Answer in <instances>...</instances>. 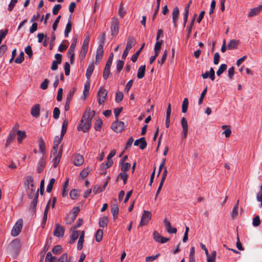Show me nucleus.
Listing matches in <instances>:
<instances>
[{
    "instance_id": "f257e3e1",
    "label": "nucleus",
    "mask_w": 262,
    "mask_h": 262,
    "mask_svg": "<svg viewBox=\"0 0 262 262\" xmlns=\"http://www.w3.org/2000/svg\"><path fill=\"white\" fill-rule=\"evenodd\" d=\"M94 115V111H91L90 110L86 111L78 125V130H82L84 133L87 132L91 127L92 120Z\"/></svg>"
},
{
    "instance_id": "f03ea898",
    "label": "nucleus",
    "mask_w": 262,
    "mask_h": 262,
    "mask_svg": "<svg viewBox=\"0 0 262 262\" xmlns=\"http://www.w3.org/2000/svg\"><path fill=\"white\" fill-rule=\"evenodd\" d=\"M107 91L101 87L97 92V100L99 105L104 103L107 98Z\"/></svg>"
},
{
    "instance_id": "7ed1b4c3",
    "label": "nucleus",
    "mask_w": 262,
    "mask_h": 262,
    "mask_svg": "<svg viewBox=\"0 0 262 262\" xmlns=\"http://www.w3.org/2000/svg\"><path fill=\"white\" fill-rule=\"evenodd\" d=\"M23 222L22 219H19L17 220L12 229V236L15 237L19 234L23 227Z\"/></svg>"
},
{
    "instance_id": "20e7f679",
    "label": "nucleus",
    "mask_w": 262,
    "mask_h": 262,
    "mask_svg": "<svg viewBox=\"0 0 262 262\" xmlns=\"http://www.w3.org/2000/svg\"><path fill=\"white\" fill-rule=\"evenodd\" d=\"M151 218V213L150 211L144 210L142 215L139 225L142 226L146 225Z\"/></svg>"
},
{
    "instance_id": "39448f33",
    "label": "nucleus",
    "mask_w": 262,
    "mask_h": 262,
    "mask_svg": "<svg viewBox=\"0 0 262 262\" xmlns=\"http://www.w3.org/2000/svg\"><path fill=\"white\" fill-rule=\"evenodd\" d=\"M124 127V123L123 121H118L117 119L112 124V128L116 133H120Z\"/></svg>"
},
{
    "instance_id": "423d86ee",
    "label": "nucleus",
    "mask_w": 262,
    "mask_h": 262,
    "mask_svg": "<svg viewBox=\"0 0 262 262\" xmlns=\"http://www.w3.org/2000/svg\"><path fill=\"white\" fill-rule=\"evenodd\" d=\"M119 22L118 18L114 17L112 18L111 24V31L112 35L114 36L118 34L119 31Z\"/></svg>"
},
{
    "instance_id": "0eeeda50",
    "label": "nucleus",
    "mask_w": 262,
    "mask_h": 262,
    "mask_svg": "<svg viewBox=\"0 0 262 262\" xmlns=\"http://www.w3.org/2000/svg\"><path fill=\"white\" fill-rule=\"evenodd\" d=\"M20 242L17 239H14L8 246V249L10 251L15 252L20 248Z\"/></svg>"
},
{
    "instance_id": "6e6552de",
    "label": "nucleus",
    "mask_w": 262,
    "mask_h": 262,
    "mask_svg": "<svg viewBox=\"0 0 262 262\" xmlns=\"http://www.w3.org/2000/svg\"><path fill=\"white\" fill-rule=\"evenodd\" d=\"M64 228L60 226L59 224H55V229L54 230V235L56 237H61L64 235Z\"/></svg>"
},
{
    "instance_id": "1a4fd4ad",
    "label": "nucleus",
    "mask_w": 262,
    "mask_h": 262,
    "mask_svg": "<svg viewBox=\"0 0 262 262\" xmlns=\"http://www.w3.org/2000/svg\"><path fill=\"white\" fill-rule=\"evenodd\" d=\"M46 165V160L44 155L40 158L37 165L36 169L38 173H41Z\"/></svg>"
},
{
    "instance_id": "9d476101",
    "label": "nucleus",
    "mask_w": 262,
    "mask_h": 262,
    "mask_svg": "<svg viewBox=\"0 0 262 262\" xmlns=\"http://www.w3.org/2000/svg\"><path fill=\"white\" fill-rule=\"evenodd\" d=\"M84 162L83 156L80 154H76L73 157V163L77 166L81 165Z\"/></svg>"
},
{
    "instance_id": "9b49d317",
    "label": "nucleus",
    "mask_w": 262,
    "mask_h": 262,
    "mask_svg": "<svg viewBox=\"0 0 262 262\" xmlns=\"http://www.w3.org/2000/svg\"><path fill=\"white\" fill-rule=\"evenodd\" d=\"M103 55V47L102 45H99L96 55V63H99L102 59Z\"/></svg>"
},
{
    "instance_id": "f8f14e48",
    "label": "nucleus",
    "mask_w": 262,
    "mask_h": 262,
    "mask_svg": "<svg viewBox=\"0 0 262 262\" xmlns=\"http://www.w3.org/2000/svg\"><path fill=\"white\" fill-rule=\"evenodd\" d=\"M164 226L169 233H176L177 232V229L172 227L169 221L165 219L164 221Z\"/></svg>"
},
{
    "instance_id": "ddd939ff",
    "label": "nucleus",
    "mask_w": 262,
    "mask_h": 262,
    "mask_svg": "<svg viewBox=\"0 0 262 262\" xmlns=\"http://www.w3.org/2000/svg\"><path fill=\"white\" fill-rule=\"evenodd\" d=\"M172 21L174 27H177V21L179 19V8L176 7L174 8L172 12Z\"/></svg>"
},
{
    "instance_id": "4468645a",
    "label": "nucleus",
    "mask_w": 262,
    "mask_h": 262,
    "mask_svg": "<svg viewBox=\"0 0 262 262\" xmlns=\"http://www.w3.org/2000/svg\"><path fill=\"white\" fill-rule=\"evenodd\" d=\"M262 10V4L257 7L251 9L248 14V17H251L257 15Z\"/></svg>"
},
{
    "instance_id": "2eb2a0df",
    "label": "nucleus",
    "mask_w": 262,
    "mask_h": 262,
    "mask_svg": "<svg viewBox=\"0 0 262 262\" xmlns=\"http://www.w3.org/2000/svg\"><path fill=\"white\" fill-rule=\"evenodd\" d=\"M215 73L212 68H211L209 71H207L202 74V76L204 79H207L209 77L211 80H214L215 78Z\"/></svg>"
},
{
    "instance_id": "dca6fc26",
    "label": "nucleus",
    "mask_w": 262,
    "mask_h": 262,
    "mask_svg": "<svg viewBox=\"0 0 262 262\" xmlns=\"http://www.w3.org/2000/svg\"><path fill=\"white\" fill-rule=\"evenodd\" d=\"M62 147H61L58 152L57 155L53 159V161L54 162L53 166L54 167H56L58 164H59L61 155H62Z\"/></svg>"
},
{
    "instance_id": "f3484780",
    "label": "nucleus",
    "mask_w": 262,
    "mask_h": 262,
    "mask_svg": "<svg viewBox=\"0 0 262 262\" xmlns=\"http://www.w3.org/2000/svg\"><path fill=\"white\" fill-rule=\"evenodd\" d=\"M15 137V132L14 130H11L9 134L8 138L5 143V146L8 147L14 139Z\"/></svg>"
},
{
    "instance_id": "a211bd4d",
    "label": "nucleus",
    "mask_w": 262,
    "mask_h": 262,
    "mask_svg": "<svg viewBox=\"0 0 262 262\" xmlns=\"http://www.w3.org/2000/svg\"><path fill=\"white\" fill-rule=\"evenodd\" d=\"M136 43V40L134 37L129 36L127 38V43L125 47V49L130 50V49L135 46Z\"/></svg>"
},
{
    "instance_id": "6ab92c4d",
    "label": "nucleus",
    "mask_w": 262,
    "mask_h": 262,
    "mask_svg": "<svg viewBox=\"0 0 262 262\" xmlns=\"http://www.w3.org/2000/svg\"><path fill=\"white\" fill-rule=\"evenodd\" d=\"M31 115L34 117H38L39 116V105L36 104L32 107L31 111Z\"/></svg>"
},
{
    "instance_id": "aec40b11",
    "label": "nucleus",
    "mask_w": 262,
    "mask_h": 262,
    "mask_svg": "<svg viewBox=\"0 0 262 262\" xmlns=\"http://www.w3.org/2000/svg\"><path fill=\"white\" fill-rule=\"evenodd\" d=\"M108 222V219L107 216H102L100 218L99 225L100 227L104 228L107 226Z\"/></svg>"
},
{
    "instance_id": "412c9836",
    "label": "nucleus",
    "mask_w": 262,
    "mask_h": 262,
    "mask_svg": "<svg viewBox=\"0 0 262 262\" xmlns=\"http://www.w3.org/2000/svg\"><path fill=\"white\" fill-rule=\"evenodd\" d=\"M94 68H95V66H94V64L93 63H91L89 66V67L86 70V74H85V76L88 79H89L91 77V76L93 72V71L94 70Z\"/></svg>"
},
{
    "instance_id": "4be33fe9",
    "label": "nucleus",
    "mask_w": 262,
    "mask_h": 262,
    "mask_svg": "<svg viewBox=\"0 0 262 262\" xmlns=\"http://www.w3.org/2000/svg\"><path fill=\"white\" fill-rule=\"evenodd\" d=\"M145 71V66H141L138 70L137 77L139 79H141L144 76Z\"/></svg>"
},
{
    "instance_id": "5701e85b",
    "label": "nucleus",
    "mask_w": 262,
    "mask_h": 262,
    "mask_svg": "<svg viewBox=\"0 0 262 262\" xmlns=\"http://www.w3.org/2000/svg\"><path fill=\"white\" fill-rule=\"evenodd\" d=\"M190 4V2L189 4H188L185 7L184 13V27H185L187 21Z\"/></svg>"
},
{
    "instance_id": "b1692460",
    "label": "nucleus",
    "mask_w": 262,
    "mask_h": 262,
    "mask_svg": "<svg viewBox=\"0 0 262 262\" xmlns=\"http://www.w3.org/2000/svg\"><path fill=\"white\" fill-rule=\"evenodd\" d=\"M73 95V92H70L68 96H67V97L66 104L64 106V110L66 111H68L70 108V102L71 100V98H72Z\"/></svg>"
},
{
    "instance_id": "393cba45",
    "label": "nucleus",
    "mask_w": 262,
    "mask_h": 262,
    "mask_svg": "<svg viewBox=\"0 0 262 262\" xmlns=\"http://www.w3.org/2000/svg\"><path fill=\"white\" fill-rule=\"evenodd\" d=\"M239 41L235 39H232L230 41V42L227 45V48L228 50L234 49L236 48L237 45L238 44Z\"/></svg>"
},
{
    "instance_id": "a878e982",
    "label": "nucleus",
    "mask_w": 262,
    "mask_h": 262,
    "mask_svg": "<svg viewBox=\"0 0 262 262\" xmlns=\"http://www.w3.org/2000/svg\"><path fill=\"white\" fill-rule=\"evenodd\" d=\"M90 41V35L88 34L85 36V38L83 41L81 49L88 50L89 44Z\"/></svg>"
},
{
    "instance_id": "bb28decb",
    "label": "nucleus",
    "mask_w": 262,
    "mask_h": 262,
    "mask_svg": "<svg viewBox=\"0 0 262 262\" xmlns=\"http://www.w3.org/2000/svg\"><path fill=\"white\" fill-rule=\"evenodd\" d=\"M72 30V24L71 22L70 18L69 19L68 23H67L66 29L64 30V36L68 37L69 36V33Z\"/></svg>"
},
{
    "instance_id": "cd10ccee",
    "label": "nucleus",
    "mask_w": 262,
    "mask_h": 262,
    "mask_svg": "<svg viewBox=\"0 0 262 262\" xmlns=\"http://www.w3.org/2000/svg\"><path fill=\"white\" fill-rule=\"evenodd\" d=\"M68 121L67 120H64L62 123L60 139H62L63 136L66 134L68 127Z\"/></svg>"
},
{
    "instance_id": "c85d7f7f",
    "label": "nucleus",
    "mask_w": 262,
    "mask_h": 262,
    "mask_svg": "<svg viewBox=\"0 0 262 262\" xmlns=\"http://www.w3.org/2000/svg\"><path fill=\"white\" fill-rule=\"evenodd\" d=\"M111 212L114 218H116L119 212V208L118 205L116 204H113L111 206Z\"/></svg>"
},
{
    "instance_id": "c756f323",
    "label": "nucleus",
    "mask_w": 262,
    "mask_h": 262,
    "mask_svg": "<svg viewBox=\"0 0 262 262\" xmlns=\"http://www.w3.org/2000/svg\"><path fill=\"white\" fill-rule=\"evenodd\" d=\"M144 45H145V44L143 43L142 45V46L141 47V48H140V49L138 51H137L134 55H132V56L131 57V60L133 62H135L137 61V58L141 52V51L144 48Z\"/></svg>"
},
{
    "instance_id": "7c9ffc66",
    "label": "nucleus",
    "mask_w": 262,
    "mask_h": 262,
    "mask_svg": "<svg viewBox=\"0 0 262 262\" xmlns=\"http://www.w3.org/2000/svg\"><path fill=\"white\" fill-rule=\"evenodd\" d=\"M17 140L19 143H20L22 140L26 137V133L21 130L17 131Z\"/></svg>"
},
{
    "instance_id": "2f4dec72",
    "label": "nucleus",
    "mask_w": 262,
    "mask_h": 262,
    "mask_svg": "<svg viewBox=\"0 0 262 262\" xmlns=\"http://www.w3.org/2000/svg\"><path fill=\"white\" fill-rule=\"evenodd\" d=\"M33 195H34V198H33V200L32 201L30 206L31 207H32L33 209H35L37 203L38 196V191L36 192V193H33Z\"/></svg>"
},
{
    "instance_id": "473e14b6",
    "label": "nucleus",
    "mask_w": 262,
    "mask_h": 262,
    "mask_svg": "<svg viewBox=\"0 0 262 262\" xmlns=\"http://www.w3.org/2000/svg\"><path fill=\"white\" fill-rule=\"evenodd\" d=\"M195 15H194V16L193 18V19L191 20V23H190L189 26H188L187 28V38H189V37H190V35L191 34L192 28V27L193 26V24H194V20H195Z\"/></svg>"
},
{
    "instance_id": "72a5a7b5",
    "label": "nucleus",
    "mask_w": 262,
    "mask_h": 262,
    "mask_svg": "<svg viewBox=\"0 0 262 262\" xmlns=\"http://www.w3.org/2000/svg\"><path fill=\"white\" fill-rule=\"evenodd\" d=\"M90 170L88 168L83 169L80 173L79 178L83 179L87 177L90 173Z\"/></svg>"
},
{
    "instance_id": "f704fd0d",
    "label": "nucleus",
    "mask_w": 262,
    "mask_h": 262,
    "mask_svg": "<svg viewBox=\"0 0 262 262\" xmlns=\"http://www.w3.org/2000/svg\"><path fill=\"white\" fill-rule=\"evenodd\" d=\"M103 231L101 229H98L95 234L96 241L97 242H100L102 238Z\"/></svg>"
},
{
    "instance_id": "c9c22d12",
    "label": "nucleus",
    "mask_w": 262,
    "mask_h": 262,
    "mask_svg": "<svg viewBox=\"0 0 262 262\" xmlns=\"http://www.w3.org/2000/svg\"><path fill=\"white\" fill-rule=\"evenodd\" d=\"M121 164H122L121 168V172H126L130 167V164L129 163H123V161H122Z\"/></svg>"
},
{
    "instance_id": "e433bc0d",
    "label": "nucleus",
    "mask_w": 262,
    "mask_h": 262,
    "mask_svg": "<svg viewBox=\"0 0 262 262\" xmlns=\"http://www.w3.org/2000/svg\"><path fill=\"white\" fill-rule=\"evenodd\" d=\"M119 178H120L123 180V184H125L127 180L128 175L126 172H120L119 174L117 181H118Z\"/></svg>"
},
{
    "instance_id": "4c0bfd02",
    "label": "nucleus",
    "mask_w": 262,
    "mask_h": 262,
    "mask_svg": "<svg viewBox=\"0 0 262 262\" xmlns=\"http://www.w3.org/2000/svg\"><path fill=\"white\" fill-rule=\"evenodd\" d=\"M227 68V66L226 64H222L216 72L217 75L220 76L225 71H226Z\"/></svg>"
},
{
    "instance_id": "58836bf2",
    "label": "nucleus",
    "mask_w": 262,
    "mask_h": 262,
    "mask_svg": "<svg viewBox=\"0 0 262 262\" xmlns=\"http://www.w3.org/2000/svg\"><path fill=\"white\" fill-rule=\"evenodd\" d=\"M79 236V231H73L72 233V234L71 236V239L70 241V244L73 243L78 237Z\"/></svg>"
},
{
    "instance_id": "ea45409f",
    "label": "nucleus",
    "mask_w": 262,
    "mask_h": 262,
    "mask_svg": "<svg viewBox=\"0 0 262 262\" xmlns=\"http://www.w3.org/2000/svg\"><path fill=\"white\" fill-rule=\"evenodd\" d=\"M39 150L40 152L42 154V155H44V152L46 148V145L45 143L42 138H40L39 139Z\"/></svg>"
},
{
    "instance_id": "a19ab883",
    "label": "nucleus",
    "mask_w": 262,
    "mask_h": 262,
    "mask_svg": "<svg viewBox=\"0 0 262 262\" xmlns=\"http://www.w3.org/2000/svg\"><path fill=\"white\" fill-rule=\"evenodd\" d=\"M216 255V251H213L211 253V254L207 257V262H215Z\"/></svg>"
},
{
    "instance_id": "79ce46f5",
    "label": "nucleus",
    "mask_w": 262,
    "mask_h": 262,
    "mask_svg": "<svg viewBox=\"0 0 262 262\" xmlns=\"http://www.w3.org/2000/svg\"><path fill=\"white\" fill-rule=\"evenodd\" d=\"M188 100L187 98H185L182 103V112L184 113H186L187 111L188 108Z\"/></svg>"
},
{
    "instance_id": "37998d69",
    "label": "nucleus",
    "mask_w": 262,
    "mask_h": 262,
    "mask_svg": "<svg viewBox=\"0 0 262 262\" xmlns=\"http://www.w3.org/2000/svg\"><path fill=\"white\" fill-rule=\"evenodd\" d=\"M70 196L71 198L73 200L76 199L79 196V193H78V190L76 189H72L70 191Z\"/></svg>"
},
{
    "instance_id": "c03bdc74",
    "label": "nucleus",
    "mask_w": 262,
    "mask_h": 262,
    "mask_svg": "<svg viewBox=\"0 0 262 262\" xmlns=\"http://www.w3.org/2000/svg\"><path fill=\"white\" fill-rule=\"evenodd\" d=\"M33 178L31 176H28L26 178L25 185L28 189H30V185L33 183Z\"/></svg>"
},
{
    "instance_id": "a18cd8bd",
    "label": "nucleus",
    "mask_w": 262,
    "mask_h": 262,
    "mask_svg": "<svg viewBox=\"0 0 262 262\" xmlns=\"http://www.w3.org/2000/svg\"><path fill=\"white\" fill-rule=\"evenodd\" d=\"M57 262H70V258L68 261V254L65 253L58 258Z\"/></svg>"
},
{
    "instance_id": "49530a36",
    "label": "nucleus",
    "mask_w": 262,
    "mask_h": 262,
    "mask_svg": "<svg viewBox=\"0 0 262 262\" xmlns=\"http://www.w3.org/2000/svg\"><path fill=\"white\" fill-rule=\"evenodd\" d=\"M123 98V94L121 92H117L116 93L115 101L116 102L119 103L121 102Z\"/></svg>"
},
{
    "instance_id": "de8ad7c7",
    "label": "nucleus",
    "mask_w": 262,
    "mask_h": 262,
    "mask_svg": "<svg viewBox=\"0 0 262 262\" xmlns=\"http://www.w3.org/2000/svg\"><path fill=\"white\" fill-rule=\"evenodd\" d=\"M90 88V83L89 81H88L84 84V90L83 92V95H84L85 97L89 95Z\"/></svg>"
},
{
    "instance_id": "09e8293b",
    "label": "nucleus",
    "mask_w": 262,
    "mask_h": 262,
    "mask_svg": "<svg viewBox=\"0 0 262 262\" xmlns=\"http://www.w3.org/2000/svg\"><path fill=\"white\" fill-rule=\"evenodd\" d=\"M67 56L70 58V62L73 63L74 60V51L69 50L67 53Z\"/></svg>"
},
{
    "instance_id": "8fccbe9b",
    "label": "nucleus",
    "mask_w": 262,
    "mask_h": 262,
    "mask_svg": "<svg viewBox=\"0 0 262 262\" xmlns=\"http://www.w3.org/2000/svg\"><path fill=\"white\" fill-rule=\"evenodd\" d=\"M55 180L54 178H52L49 183L48 184L47 187V191L48 192H50L53 188V185L55 183Z\"/></svg>"
},
{
    "instance_id": "3c124183",
    "label": "nucleus",
    "mask_w": 262,
    "mask_h": 262,
    "mask_svg": "<svg viewBox=\"0 0 262 262\" xmlns=\"http://www.w3.org/2000/svg\"><path fill=\"white\" fill-rule=\"evenodd\" d=\"M167 54H168L167 51L165 50L163 53V54L162 56L161 59L158 60V63L160 64L161 65H162L164 63V62L167 58Z\"/></svg>"
},
{
    "instance_id": "603ef678",
    "label": "nucleus",
    "mask_w": 262,
    "mask_h": 262,
    "mask_svg": "<svg viewBox=\"0 0 262 262\" xmlns=\"http://www.w3.org/2000/svg\"><path fill=\"white\" fill-rule=\"evenodd\" d=\"M24 54L23 52L20 53L19 56L15 59V62L17 63H21L24 60Z\"/></svg>"
},
{
    "instance_id": "864d4df0",
    "label": "nucleus",
    "mask_w": 262,
    "mask_h": 262,
    "mask_svg": "<svg viewBox=\"0 0 262 262\" xmlns=\"http://www.w3.org/2000/svg\"><path fill=\"white\" fill-rule=\"evenodd\" d=\"M161 237L162 236L157 231L154 232L153 238L156 242L160 243Z\"/></svg>"
},
{
    "instance_id": "5fc2aeb1",
    "label": "nucleus",
    "mask_w": 262,
    "mask_h": 262,
    "mask_svg": "<svg viewBox=\"0 0 262 262\" xmlns=\"http://www.w3.org/2000/svg\"><path fill=\"white\" fill-rule=\"evenodd\" d=\"M159 256H160V254L158 253L155 255L147 256L145 258V261L146 262L153 261L155 260H156Z\"/></svg>"
},
{
    "instance_id": "6e6d98bb",
    "label": "nucleus",
    "mask_w": 262,
    "mask_h": 262,
    "mask_svg": "<svg viewBox=\"0 0 262 262\" xmlns=\"http://www.w3.org/2000/svg\"><path fill=\"white\" fill-rule=\"evenodd\" d=\"M55 259V257L53 256L52 253L50 252H49L47 254V256L45 259L46 262H53V260Z\"/></svg>"
},
{
    "instance_id": "4d7b16f0",
    "label": "nucleus",
    "mask_w": 262,
    "mask_h": 262,
    "mask_svg": "<svg viewBox=\"0 0 262 262\" xmlns=\"http://www.w3.org/2000/svg\"><path fill=\"white\" fill-rule=\"evenodd\" d=\"M182 129H188V122L185 118L183 117L181 120Z\"/></svg>"
},
{
    "instance_id": "13d9d810",
    "label": "nucleus",
    "mask_w": 262,
    "mask_h": 262,
    "mask_svg": "<svg viewBox=\"0 0 262 262\" xmlns=\"http://www.w3.org/2000/svg\"><path fill=\"white\" fill-rule=\"evenodd\" d=\"M207 87L203 91V92L201 93V96L199 98V102H198V103L199 105H201L202 103V102H203V100L204 99V97L205 96V95H206V92H207Z\"/></svg>"
},
{
    "instance_id": "bf43d9fd",
    "label": "nucleus",
    "mask_w": 262,
    "mask_h": 262,
    "mask_svg": "<svg viewBox=\"0 0 262 262\" xmlns=\"http://www.w3.org/2000/svg\"><path fill=\"white\" fill-rule=\"evenodd\" d=\"M25 51L29 58H31L32 56L33 52L31 46H27L25 49Z\"/></svg>"
},
{
    "instance_id": "052dcab7",
    "label": "nucleus",
    "mask_w": 262,
    "mask_h": 262,
    "mask_svg": "<svg viewBox=\"0 0 262 262\" xmlns=\"http://www.w3.org/2000/svg\"><path fill=\"white\" fill-rule=\"evenodd\" d=\"M124 65V61L121 60H119L117 62V70L118 72H120L122 69Z\"/></svg>"
},
{
    "instance_id": "680f3d73",
    "label": "nucleus",
    "mask_w": 262,
    "mask_h": 262,
    "mask_svg": "<svg viewBox=\"0 0 262 262\" xmlns=\"http://www.w3.org/2000/svg\"><path fill=\"white\" fill-rule=\"evenodd\" d=\"M238 209V208L237 206H234V207L232 210V212L231 213V217L233 219L235 218L237 216Z\"/></svg>"
},
{
    "instance_id": "e2e57ef3",
    "label": "nucleus",
    "mask_w": 262,
    "mask_h": 262,
    "mask_svg": "<svg viewBox=\"0 0 262 262\" xmlns=\"http://www.w3.org/2000/svg\"><path fill=\"white\" fill-rule=\"evenodd\" d=\"M60 115V110L58 107H55L53 110V117L55 119H57Z\"/></svg>"
},
{
    "instance_id": "0e129e2a",
    "label": "nucleus",
    "mask_w": 262,
    "mask_h": 262,
    "mask_svg": "<svg viewBox=\"0 0 262 262\" xmlns=\"http://www.w3.org/2000/svg\"><path fill=\"white\" fill-rule=\"evenodd\" d=\"M64 71H65V74L66 76H68L70 74V64L66 62L64 64Z\"/></svg>"
},
{
    "instance_id": "69168bd1",
    "label": "nucleus",
    "mask_w": 262,
    "mask_h": 262,
    "mask_svg": "<svg viewBox=\"0 0 262 262\" xmlns=\"http://www.w3.org/2000/svg\"><path fill=\"white\" fill-rule=\"evenodd\" d=\"M61 249L62 248L61 246L57 245L53 248L52 251L54 254H58L61 251Z\"/></svg>"
},
{
    "instance_id": "338daca9",
    "label": "nucleus",
    "mask_w": 262,
    "mask_h": 262,
    "mask_svg": "<svg viewBox=\"0 0 262 262\" xmlns=\"http://www.w3.org/2000/svg\"><path fill=\"white\" fill-rule=\"evenodd\" d=\"M49 80L47 79L44 80V81L40 84V88L42 90H46L48 87Z\"/></svg>"
},
{
    "instance_id": "774afa93",
    "label": "nucleus",
    "mask_w": 262,
    "mask_h": 262,
    "mask_svg": "<svg viewBox=\"0 0 262 262\" xmlns=\"http://www.w3.org/2000/svg\"><path fill=\"white\" fill-rule=\"evenodd\" d=\"M61 7V6L59 4H57V5H56L55 6H54L52 9L53 14L54 15L57 14L58 13Z\"/></svg>"
}]
</instances>
